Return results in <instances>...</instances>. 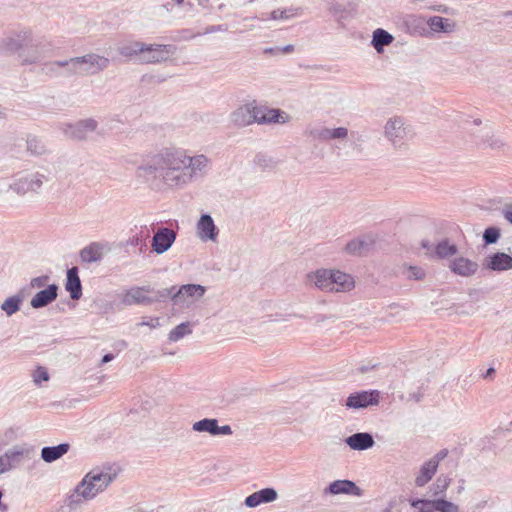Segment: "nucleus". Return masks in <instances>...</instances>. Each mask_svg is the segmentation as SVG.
Masks as SVG:
<instances>
[{
  "label": "nucleus",
  "mask_w": 512,
  "mask_h": 512,
  "mask_svg": "<svg viewBox=\"0 0 512 512\" xmlns=\"http://www.w3.org/2000/svg\"><path fill=\"white\" fill-rule=\"evenodd\" d=\"M69 445L66 443L59 444L57 446H47L43 447L41 450V458L47 462L51 463L61 458L64 454L68 452Z\"/></svg>",
  "instance_id": "nucleus-32"
},
{
  "label": "nucleus",
  "mask_w": 512,
  "mask_h": 512,
  "mask_svg": "<svg viewBox=\"0 0 512 512\" xmlns=\"http://www.w3.org/2000/svg\"><path fill=\"white\" fill-rule=\"evenodd\" d=\"M437 460H427L425 461L417 473L415 477V485L417 487H424L427 483H429L434 475L437 472Z\"/></svg>",
  "instance_id": "nucleus-28"
},
{
  "label": "nucleus",
  "mask_w": 512,
  "mask_h": 512,
  "mask_svg": "<svg viewBox=\"0 0 512 512\" xmlns=\"http://www.w3.org/2000/svg\"><path fill=\"white\" fill-rule=\"evenodd\" d=\"M298 9L286 8L276 9L270 13V19L272 20H288L297 15Z\"/></svg>",
  "instance_id": "nucleus-43"
},
{
  "label": "nucleus",
  "mask_w": 512,
  "mask_h": 512,
  "mask_svg": "<svg viewBox=\"0 0 512 512\" xmlns=\"http://www.w3.org/2000/svg\"><path fill=\"white\" fill-rule=\"evenodd\" d=\"M260 504L274 502L278 498V493L274 488H264L256 491Z\"/></svg>",
  "instance_id": "nucleus-45"
},
{
  "label": "nucleus",
  "mask_w": 512,
  "mask_h": 512,
  "mask_svg": "<svg viewBox=\"0 0 512 512\" xmlns=\"http://www.w3.org/2000/svg\"><path fill=\"white\" fill-rule=\"evenodd\" d=\"M325 493L331 495L348 494L360 496L361 489L353 481L335 480L325 489Z\"/></svg>",
  "instance_id": "nucleus-24"
},
{
  "label": "nucleus",
  "mask_w": 512,
  "mask_h": 512,
  "mask_svg": "<svg viewBox=\"0 0 512 512\" xmlns=\"http://www.w3.org/2000/svg\"><path fill=\"white\" fill-rule=\"evenodd\" d=\"M175 240L176 233L172 229L160 228L152 238V250L157 254H163L171 248Z\"/></svg>",
  "instance_id": "nucleus-18"
},
{
  "label": "nucleus",
  "mask_w": 512,
  "mask_h": 512,
  "mask_svg": "<svg viewBox=\"0 0 512 512\" xmlns=\"http://www.w3.org/2000/svg\"><path fill=\"white\" fill-rule=\"evenodd\" d=\"M23 301V295L16 294L6 298L1 304L0 308L6 314V316L10 317L21 309Z\"/></svg>",
  "instance_id": "nucleus-34"
},
{
  "label": "nucleus",
  "mask_w": 512,
  "mask_h": 512,
  "mask_svg": "<svg viewBox=\"0 0 512 512\" xmlns=\"http://www.w3.org/2000/svg\"><path fill=\"white\" fill-rule=\"evenodd\" d=\"M446 455H447L446 451H440L436 455H434L432 458H430L429 460H437V467H438L440 461L442 459H444L446 457Z\"/></svg>",
  "instance_id": "nucleus-55"
},
{
  "label": "nucleus",
  "mask_w": 512,
  "mask_h": 512,
  "mask_svg": "<svg viewBox=\"0 0 512 512\" xmlns=\"http://www.w3.org/2000/svg\"><path fill=\"white\" fill-rule=\"evenodd\" d=\"M51 51L50 44L46 41L35 38L31 32L28 34V40L20 52V59L22 65H30L41 63L46 59Z\"/></svg>",
  "instance_id": "nucleus-4"
},
{
  "label": "nucleus",
  "mask_w": 512,
  "mask_h": 512,
  "mask_svg": "<svg viewBox=\"0 0 512 512\" xmlns=\"http://www.w3.org/2000/svg\"><path fill=\"white\" fill-rule=\"evenodd\" d=\"M48 280V276L35 277L31 280L30 285L32 288H41L47 283Z\"/></svg>",
  "instance_id": "nucleus-50"
},
{
  "label": "nucleus",
  "mask_w": 512,
  "mask_h": 512,
  "mask_svg": "<svg viewBox=\"0 0 512 512\" xmlns=\"http://www.w3.org/2000/svg\"><path fill=\"white\" fill-rule=\"evenodd\" d=\"M421 397H422V395H420V394L413 395V399H414L416 402L420 401V400H421Z\"/></svg>",
  "instance_id": "nucleus-62"
},
{
  "label": "nucleus",
  "mask_w": 512,
  "mask_h": 512,
  "mask_svg": "<svg viewBox=\"0 0 512 512\" xmlns=\"http://www.w3.org/2000/svg\"><path fill=\"white\" fill-rule=\"evenodd\" d=\"M245 27H246L247 29H252L254 26H253V25H251V24H248V25H246Z\"/></svg>",
  "instance_id": "nucleus-64"
},
{
  "label": "nucleus",
  "mask_w": 512,
  "mask_h": 512,
  "mask_svg": "<svg viewBox=\"0 0 512 512\" xmlns=\"http://www.w3.org/2000/svg\"><path fill=\"white\" fill-rule=\"evenodd\" d=\"M176 52L173 45L144 43L140 62L147 64L161 63L169 60Z\"/></svg>",
  "instance_id": "nucleus-9"
},
{
  "label": "nucleus",
  "mask_w": 512,
  "mask_h": 512,
  "mask_svg": "<svg viewBox=\"0 0 512 512\" xmlns=\"http://www.w3.org/2000/svg\"><path fill=\"white\" fill-rule=\"evenodd\" d=\"M451 478L448 475L441 474L435 482L429 487V493L434 499L444 498L448 487L451 484Z\"/></svg>",
  "instance_id": "nucleus-33"
},
{
  "label": "nucleus",
  "mask_w": 512,
  "mask_h": 512,
  "mask_svg": "<svg viewBox=\"0 0 512 512\" xmlns=\"http://www.w3.org/2000/svg\"><path fill=\"white\" fill-rule=\"evenodd\" d=\"M92 482L97 485L96 488L103 492L116 478V473H113L111 469H100L95 468L87 473Z\"/></svg>",
  "instance_id": "nucleus-25"
},
{
  "label": "nucleus",
  "mask_w": 512,
  "mask_h": 512,
  "mask_svg": "<svg viewBox=\"0 0 512 512\" xmlns=\"http://www.w3.org/2000/svg\"><path fill=\"white\" fill-rule=\"evenodd\" d=\"M68 59L63 61H50L43 65L42 70L51 76L68 75Z\"/></svg>",
  "instance_id": "nucleus-36"
},
{
  "label": "nucleus",
  "mask_w": 512,
  "mask_h": 512,
  "mask_svg": "<svg viewBox=\"0 0 512 512\" xmlns=\"http://www.w3.org/2000/svg\"><path fill=\"white\" fill-rule=\"evenodd\" d=\"M306 135L314 141L327 142L331 140H344L348 137L346 127L328 128L325 126H310L306 130Z\"/></svg>",
  "instance_id": "nucleus-12"
},
{
  "label": "nucleus",
  "mask_w": 512,
  "mask_h": 512,
  "mask_svg": "<svg viewBox=\"0 0 512 512\" xmlns=\"http://www.w3.org/2000/svg\"><path fill=\"white\" fill-rule=\"evenodd\" d=\"M355 282L351 275L339 270H332L333 292H347L354 288Z\"/></svg>",
  "instance_id": "nucleus-29"
},
{
  "label": "nucleus",
  "mask_w": 512,
  "mask_h": 512,
  "mask_svg": "<svg viewBox=\"0 0 512 512\" xmlns=\"http://www.w3.org/2000/svg\"><path fill=\"white\" fill-rule=\"evenodd\" d=\"M218 233L219 230L217 229L212 217L209 214H203L196 224L197 237L203 242H215L217 240Z\"/></svg>",
  "instance_id": "nucleus-19"
},
{
  "label": "nucleus",
  "mask_w": 512,
  "mask_h": 512,
  "mask_svg": "<svg viewBox=\"0 0 512 512\" xmlns=\"http://www.w3.org/2000/svg\"><path fill=\"white\" fill-rule=\"evenodd\" d=\"M503 215L505 219L512 224V205L505 207Z\"/></svg>",
  "instance_id": "nucleus-54"
},
{
  "label": "nucleus",
  "mask_w": 512,
  "mask_h": 512,
  "mask_svg": "<svg viewBox=\"0 0 512 512\" xmlns=\"http://www.w3.org/2000/svg\"><path fill=\"white\" fill-rule=\"evenodd\" d=\"M256 101L238 106L229 116L230 122L237 127L249 126L256 123Z\"/></svg>",
  "instance_id": "nucleus-13"
},
{
  "label": "nucleus",
  "mask_w": 512,
  "mask_h": 512,
  "mask_svg": "<svg viewBox=\"0 0 512 512\" xmlns=\"http://www.w3.org/2000/svg\"><path fill=\"white\" fill-rule=\"evenodd\" d=\"M209 165L210 159L203 154L190 156L183 149L167 147L150 156L137 172L159 179L170 188H182L205 174Z\"/></svg>",
  "instance_id": "nucleus-1"
},
{
  "label": "nucleus",
  "mask_w": 512,
  "mask_h": 512,
  "mask_svg": "<svg viewBox=\"0 0 512 512\" xmlns=\"http://www.w3.org/2000/svg\"><path fill=\"white\" fill-rule=\"evenodd\" d=\"M432 508L431 505L421 506L418 512H432Z\"/></svg>",
  "instance_id": "nucleus-59"
},
{
  "label": "nucleus",
  "mask_w": 512,
  "mask_h": 512,
  "mask_svg": "<svg viewBox=\"0 0 512 512\" xmlns=\"http://www.w3.org/2000/svg\"><path fill=\"white\" fill-rule=\"evenodd\" d=\"M431 506L439 512H460L457 504L446 500L445 498L431 499Z\"/></svg>",
  "instance_id": "nucleus-41"
},
{
  "label": "nucleus",
  "mask_w": 512,
  "mask_h": 512,
  "mask_svg": "<svg viewBox=\"0 0 512 512\" xmlns=\"http://www.w3.org/2000/svg\"><path fill=\"white\" fill-rule=\"evenodd\" d=\"M500 237V230L495 227H489L484 231L483 239L486 244H494Z\"/></svg>",
  "instance_id": "nucleus-46"
},
{
  "label": "nucleus",
  "mask_w": 512,
  "mask_h": 512,
  "mask_svg": "<svg viewBox=\"0 0 512 512\" xmlns=\"http://www.w3.org/2000/svg\"><path fill=\"white\" fill-rule=\"evenodd\" d=\"M346 444L353 450H366L374 445V439L371 434L366 432L355 433L345 439Z\"/></svg>",
  "instance_id": "nucleus-30"
},
{
  "label": "nucleus",
  "mask_w": 512,
  "mask_h": 512,
  "mask_svg": "<svg viewBox=\"0 0 512 512\" xmlns=\"http://www.w3.org/2000/svg\"><path fill=\"white\" fill-rule=\"evenodd\" d=\"M383 135L394 148H401L412 138L413 133L404 117L393 115L385 121Z\"/></svg>",
  "instance_id": "nucleus-2"
},
{
  "label": "nucleus",
  "mask_w": 512,
  "mask_h": 512,
  "mask_svg": "<svg viewBox=\"0 0 512 512\" xmlns=\"http://www.w3.org/2000/svg\"><path fill=\"white\" fill-rule=\"evenodd\" d=\"M431 500L428 499H417L411 501V506L414 508H420L421 506L431 505Z\"/></svg>",
  "instance_id": "nucleus-53"
},
{
  "label": "nucleus",
  "mask_w": 512,
  "mask_h": 512,
  "mask_svg": "<svg viewBox=\"0 0 512 512\" xmlns=\"http://www.w3.org/2000/svg\"><path fill=\"white\" fill-rule=\"evenodd\" d=\"M68 75H92L109 65V59L97 54H87L68 59Z\"/></svg>",
  "instance_id": "nucleus-3"
},
{
  "label": "nucleus",
  "mask_w": 512,
  "mask_h": 512,
  "mask_svg": "<svg viewBox=\"0 0 512 512\" xmlns=\"http://www.w3.org/2000/svg\"><path fill=\"white\" fill-rule=\"evenodd\" d=\"M144 42L140 41H131L127 43H123L119 46L118 51L119 54L125 57H133L138 56V59H141V54L143 51Z\"/></svg>",
  "instance_id": "nucleus-37"
},
{
  "label": "nucleus",
  "mask_w": 512,
  "mask_h": 512,
  "mask_svg": "<svg viewBox=\"0 0 512 512\" xmlns=\"http://www.w3.org/2000/svg\"><path fill=\"white\" fill-rule=\"evenodd\" d=\"M205 291V287L199 284L182 285L176 293L172 294V300L175 304L189 305L195 300L200 299Z\"/></svg>",
  "instance_id": "nucleus-15"
},
{
  "label": "nucleus",
  "mask_w": 512,
  "mask_h": 512,
  "mask_svg": "<svg viewBox=\"0 0 512 512\" xmlns=\"http://www.w3.org/2000/svg\"><path fill=\"white\" fill-rule=\"evenodd\" d=\"M98 127L96 120L87 118L76 123H64L61 126L62 132L69 138L75 140H84L94 132Z\"/></svg>",
  "instance_id": "nucleus-11"
},
{
  "label": "nucleus",
  "mask_w": 512,
  "mask_h": 512,
  "mask_svg": "<svg viewBox=\"0 0 512 512\" xmlns=\"http://www.w3.org/2000/svg\"><path fill=\"white\" fill-rule=\"evenodd\" d=\"M365 247V242L359 239L351 240L347 243L345 250L350 254H361Z\"/></svg>",
  "instance_id": "nucleus-47"
},
{
  "label": "nucleus",
  "mask_w": 512,
  "mask_h": 512,
  "mask_svg": "<svg viewBox=\"0 0 512 512\" xmlns=\"http://www.w3.org/2000/svg\"><path fill=\"white\" fill-rule=\"evenodd\" d=\"M484 124L485 122L481 118H473L472 120L467 121V125L472 126L471 132L473 135L474 131H478Z\"/></svg>",
  "instance_id": "nucleus-51"
},
{
  "label": "nucleus",
  "mask_w": 512,
  "mask_h": 512,
  "mask_svg": "<svg viewBox=\"0 0 512 512\" xmlns=\"http://www.w3.org/2000/svg\"><path fill=\"white\" fill-rule=\"evenodd\" d=\"M58 286L49 285L46 289L37 292L31 299V306L35 309L42 308L52 303L57 298Z\"/></svg>",
  "instance_id": "nucleus-27"
},
{
  "label": "nucleus",
  "mask_w": 512,
  "mask_h": 512,
  "mask_svg": "<svg viewBox=\"0 0 512 512\" xmlns=\"http://www.w3.org/2000/svg\"><path fill=\"white\" fill-rule=\"evenodd\" d=\"M174 3L177 6H181L184 3V0H167V6Z\"/></svg>",
  "instance_id": "nucleus-58"
},
{
  "label": "nucleus",
  "mask_w": 512,
  "mask_h": 512,
  "mask_svg": "<svg viewBox=\"0 0 512 512\" xmlns=\"http://www.w3.org/2000/svg\"><path fill=\"white\" fill-rule=\"evenodd\" d=\"M457 251V246L451 244L448 240L440 241L435 247V254L441 259L453 256Z\"/></svg>",
  "instance_id": "nucleus-39"
},
{
  "label": "nucleus",
  "mask_w": 512,
  "mask_h": 512,
  "mask_svg": "<svg viewBox=\"0 0 512 512\" xmlns=\"http://www.w3.org/2000/svg\"><path fill=\"white\" fill-rule=\"evenodd\" d=\"M293 50H294V46H293V45H291V44H289V45H287V46H285V47L283 48V52H285V53L292 52Z\"/></svg>",
  "instance_id": "nucleus-60"
},
{
  "label": "nucleus",
  "mask_w": 512,
  "mask_h": 512,
  "mask_svg": "<svg viewBox=\"0 0 512 512\" xmlns=\"http://www.w3.org/2000/svg\"><path fill=\"white\" fill-rule=\"evenodd\" d=\"M226 29L223 28L222 25H218V26H211V27H208L205 31V33H213V32H217V31H225Z\"/></svg>",
  "instance_id": "nucleus-56"
},
{
  "label": "nucleus",
  "mask_w": 512,
  "mask_h": 512,
  "mask_svg": "<svg viewBox=\"0 0 512 512\" xmlns=\"http://www.w3.org/2000/svg\"><path fill=\"white\" fill-rule=\"evenodd\" d=\"M48 181V177L40 172H25L18 174L9 188L18 195H26L28 193H39L44 184Z\"/></svg>",
  "instance_id": "nucleus-5"
},
{
  "label": "nucleus",
  "mask_w": 512,
  "mask_h": 512,
  "mask_svg": "<svg viewBox=\"0 0 512 512\" xmlns=\"http://www.w3.org/2000/svg\"><path fill=\"white\" fill-rule=\"evenodd\" d=\"M448 267L454 274L461 277H472L479 269L477 262L463 256L452 259Z\"/></svg>",
  "instance_id": "nucleus-21"
},
{
  "label": "nucleus",
  "mask_w": 512,
  "mask_h": 512,
  "mask_svg": "<svg viewBox=\"0 0 512 512\" xmlns=\"http://www.w3.org/2000/svg\"><path fill=\"white\" fill-rule=\"evenodd\" d=\"M306 282L309 286L325 292H333L332 270L317 269L306 275Z\"/></svg>",
  "instance_id": "nucleus-17"
},
{
  "label": "nucleus",
  "mask_w": 512,
  "mask_h": 512,
  "mask_svg": "<svg viewBox=\"0 0 512 512\" xmlns=\"http://www.w3.org/2000/svg\"><path fill=\"white\" fill-rule=\"evenodd\" d=\"M114 359V355L113 354H106L103 356L102 360H101V364H105V363H108L110 361H112Z\"/></svg>",
  "instance_id": "nucleus-57"
},
{
  "label": "nucleus",
  "mask_w": 512,
  "mask_h": 512,
  "mask_svg": "<svg viewBox=\"0 0 512 512\" xmlns=\"http://www.w3.org/2000/svg\"><path fill=\"white\" fill-rule=\"evenodd\" d=\"M26 143H27V150L33 155L40 156V155L45 154L47 151V148H46V145L44 144V142L35 136L28 137Z\"/></svg>",
  "instance_id": "nucleus-42"
},
{
  "label": "nucleus",
  "mask_w": 512,
  "mask_h": 512,
  "mask_svg": "<svg viewBox=\"0 0 512 512\" xmlns=\"http://www.w3.org/2000/svg\"><path fill=\"white\" fill-rule=\"evenodd\" d=\"M192 430L200 433L206 432L212 436L232 434V429L229 425L219 426L218 420L212 418H204L193 423Z\"/></svg>",
  "instance_id": "nucleus-20"
},
{
  "label": "nucleus",
  "mask_w": 512,
  "mask_h": 512,
  "mask_svg": "<svg viewBox=\"0 0 512 512\" xmlns=\"http://www.w3.org/2000/svg\"><path fill=\"white\" fill-rule=\"evenodd\" d=\"M504 16H505V17H511V16H512V10L506 11V12L504 13Z\"/></svg>",
  "instance_id": "nucleus-63"
},
{
  "label": "nucleus",
  "mask_w": 512,
  "mask_h": 512,
  "mask_svg": "<svg viewBox=\"0 0 512 512\" xmlns=\"http://www.w3.org/2000/svg\"><path fill=\"white\" fill-rule=\"evenodd\" d=\"M434 10L439 11V12H446L447 11V9L444 6H442V5L437 6V8H434Z\"/></svg>",
  "instance_id": "nucleus-61"
},
{
  "label": "nucleus",
  "mask_w": 512,
  "mask_h": 512,
  "mask_svg": "<svg viewBox=\"0 0 512 512\" xmlns=\"http://www.w3.org/2000/svg\"><path fill=\"white\" fill-rule=\"evenodd\" d=\"M192 334L191 322H183L172 329L168 334V340L170 342H178L185 336Z\"/></svg>",
  "instance_id": "nucleus-38"
},
{
  "label": "nucleus",
  "mask_w": 512,
  "mask_h": 512,
  "mask_svg": "<svg viewBox=\"0 0 512 512\" xmlns=\"http://www.w3.org/2000/svg\"><path fill=\"white\" fill-rule=\"evenodd\" d=\"M379 403V392L377 390L361 391L351 394L345 403L349 409H362Z\"/></svg>",
  "instance_id": "nucleus-16"
},
{
  "label": "nucleus",
  "mask_w": 512,
  "mask_h": 512,
  "mask_svg": "<svg viewBox=\"0 0 512 512\" xmlns=\"http://www.w3.org/2000/svg\"><path fill=\"white\" fill-rule=\"evenodd\" d=\"M107 251L108 248L105 244L94 242L80 251V258L85 263L97 262L103 258Z\"/></svg>",
  "instance_id": "nucleus-26"
},
{
  "label": "nucleus",
  "mask_w": 512,
  "mask_h": 512,
  "mask_svg": "<svg viewBox=\"0 0 512 512\" xmlns=\"http://www.w3.org/2000/svg\"><path fill=\"white\" fill-rule=\"evenodd\" d=\"M65 289L70 293V297L73 300H78L82 296L81 281L78 276V268L72 267L67 271V280Z\"/></svg>",
  "instance_id": "nucleus-31"
},
{
  "label": "nucleus",
  "mask_w": 512,
  "mask_h": 512,
  "mask_svg": "<svg viewBox=\"0 0 512 512\" xmlns=\"http://www.w3.org/2000/svg\"><path fill=\"white\" fill-rule=\"evenodd\" d=\"M139 325H141V326H148V327L154 329V328H157L160 325V322H159V318L154 317V318H150L147 321L141 322Z\"/></svg>",
  "instance_id": "nucleus-52"
},
{
  "label": "nucleus",
  "mask_w": 512,
  "mask_h": 512,
  "mask_svg": "<svg viewBox=\"0 0 512 512\" xmlns=\"http://www.w3.org/2000/svg\"><path fill=\"white\" fill-rule=\"evenodd\" d=\"M33 381L36 385H40L42 381L49 380V374L45 367L39 366L32 373Z\"/></svg>",
  "instance_id": "nucleus-48"
},
{
  "label": "nucleus",
  "mask_w": 512,
  "mask_h": 512,
  "mask_svg": "<svg viewBox=\"0 0 512 512\" xmlns=\"http://www.w3.org/2000/svg\"><path fill=\"white\" fill-rule=\"evenodd\" d=\"M428 26L434 32H450L452 30V26L450 25L448 19L442 18L440 16H432L427 21Z\"/></svg>",
  "instance_id": "nucleus-40"
},
{
  "label": "nucleus",
  "mask_w": 512,
  "mask_h": 512,
  "mask_svg": "<svg viewBox=\"0 0 512 512\" xmlns=\"http://www.w3.org/2000/svg\"><path fill=\"white\" fill-rule=\"evenodd\" d=\"M244 504L249 508H255L260 505V501L256 492L246 497Z\"/></svg>",
  "instance_id": "nucleus-49"
},
{
  "label": "nucleus",
  "mask_w": 512,
  "mask_h": 512,
  "mask_svg": "<svg viewBox=\"0 0 512 512\" xmlns=\"http://www.w3.org/2000/svg\"><path fill=\"white\" fill-rule=\"evenodd\" d=\"M393 36L387 31L378 28L373 32L372 45L377 52H382L383 47L393 42Z\"/></svg>",
  "instance_id": "nucleus-35"
},
{
  "label": "nucleus",
  "mask_w": 512,
  "mask_h": 512,
  "mask_svg": "<svg viewBox=\"0 0 512 512\" xmlns=\"http://www.w3.org/2000/svg\"><path fill=\"white\" fill-rule=\"evenodd\" d=\"M32 449L26 445H15L0 455V475L18 467L30 458Z\"/></svg>",
  "instance_id": "nucleus-7"
},
{
  "label": "nucleus",
  "mask_w": 512,
  "mask_h": 512,
  "mask_svg": "<svg viewBox=\"0 0 512 512\" xmlns=\"http://www.w3.org/2000/svg\"><path fill=\"white\" fill-rule=\"evenodd\" d=\"M403 274L410 280H422L426 276L425 270L418 266H404Z\"/></svg>",
  "instance_id": "nucleus-44"
},
{
  "label": "nucleus",
  "mask_w": 512,
  "mask_h": 512,
  "mask_svg": "<svg viewBox=\"0 0 512 512\" xmlns=\"http://www.w3.org/2000/svg\"><path fill=\"white\" fill-rule=\"evenodd\" d=\"M474 136L480 143L492 150L503 151L508 146L503 135L496 131L489 121H485L478 131H474Z\"/></svg>",
  "instance_id": "nucleus-10"
},
{
  "label": "nucleus",
  "mask_w": 512,
  "mask_h": 512,
  "mask_svg": "<svg viewBox=\"0 0 512 512\" xmlns=\"http://www.w3.org/2000/svg\"><path fill=\"white\" fill-rule=\"evenodd\" d=\"M173 289L174 287L171 290L163 289L158 291L157 296L150 297L149 293H151V289L149 287H134L123 295L122 302L128 306L135 304H151L161 298L170 296Z\"/></svg>",
  "instance_id": "nucleus-8"
},
{
  "label": "nucleus",
  "mask_w": 512,
  "mask_h": 512,
  "mask_svg": "<svg viewBox=\"0 0 512 512\" xmlns=\"http://www.w3.org/2000/svg\"><path fill=\"white\" fill-rule=\"evenodd\" d=\"M483 267L491 271H507L512 269V257L504 252H496L487 256Z\"/></svg>",
  "instance_id": "nucleus-23"
},
{
  "label": "nucleus",
  "mask_w": 512,
  "mask_h": 512,
  "mask_svg": "<svg viewBox=\"0 0 512 512\" xmlns=\"http://www.w3.org/2000/svg\"><path fill=\"white\" fill-rule=\"evenodd\" d=\"M256 123L267 124V123H285L288 121V115L279 110L272 109L265 106H259L256 104Z\"/></svg>",
  "instance_id": "nucleus-22"
},
{
  "label": "nucleus",
  "mask_w": 512,
  "mask_h": 512,
  "mask_svg": "<svg viewBox=\"0 0 512 512\" xmlns=\"http://www.w3.org/2000/svg\"><path fill=\"white\" fill-rule=\"evenodd\" d=\"M87 474L77 484L73 492L67 498V506L71 509H76L82 503L94 499L101 493Z\"/></svg>",
  "instance_id": "nucleus-6"
},
{
  "label": "nucleus",
  "mask_w": 512,
  "mask_h": 512,
  "mask_svg": "<svg viewBox=\"0 0 512 512\" xmlns=\"http://www.w3.org/2000/svg\"><path fill=\"white\" fill-rule=\"evenodd\" d=\"M29 31H21L4 37L0 41V54H17L20 59V52L28 40Z\"/></svg>",
  "instance_id": "nucleus-14"
}]
</instances>
